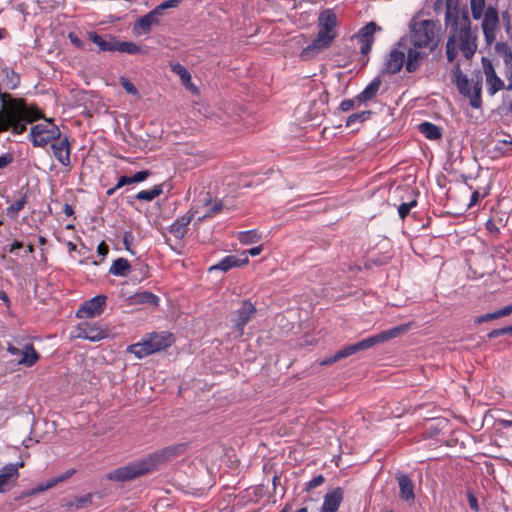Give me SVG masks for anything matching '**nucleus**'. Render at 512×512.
<instances>
[{"label": "nucleus", "instance_id": "obj_2", "mask_svg": "<svg viewBox=\"0 0 512 512\" xmlns=\"http://www.w3.org/2000/svg\"><path fill=\"white\" fill-rule=\"evenodd\" d=\"M41 117L36 109L27 106L22 100H6L0 93V132L12 128L16 134H21L28 123Z\"/></svg>", "mask_w": 512, "mask_h": 512}, {"label": "nucleus", "instance_id": "obj_14", "mask_svg": "<svg viewBox=\"0 0 512 512\" xmlns=\"http://www.w3.org/2000/svg\"><path fill=\"white\" fill-rule=\"evenodd\" d=\"M161 15L155 8L143 17L139 18L132 27V32L136 36L148 34L153 27L158 26L161 21Z\"/></svg>", "mask_w": 512, "mask_h": 512}, {"label": "nucleus", "instance_id": "obj_29", "mask_svg": "<svg viewBox=\"0 0 512 512\" xmlns=\"http://www.w3.org/2000/svg\"><path fill=\"white\" fill-rule=\"evenodd\" d=\"M22 356L18 360V363L20 365H24L27 367L33 366L39 359L38 353L35 351V349L31 345H26L22 352Z\"/></svg>", "mask_w": 512, "mask_h": 512}, {"label": "nucleus", "instance_id": "obj_41", "mask_svg": "<svg viewBox=\"0 0 512 512\" xmlns=\"http://www.w3.org/2000/svg\"><path fill=\"white\" fill-rule=\"evenodd\" d=\"M182 0H166L155 7L158 10L159 14L163 16V11L166 9L176 8L180 5Z\"/></svg>", "mask_w": 512, "mask_h": 512}, {"label": "nucleus", "instance_id": "obj_23", "mask_svg": "<svg viewBox=\"0 0 512 512\" xmlns=\"http://www.w3.org/2000/svg\"><path fill=\"white\" fill-rule=\"evenodd\" d=\"M23 462L17 464H9L3 467L0 473V493H3L9 489L10 483L15 481L18 476V469L23 467Z\"/></svg>", "mask_w": 512, "mask_h": 512}, {"label": "nucleus", "instance_id": "obj_33", "mask_svg": "<svg viewBox=\"0 0 512 512\" xmlns=\"http://www.w3.org/2000/svg\"><path fill=\"white\" fill-rule=\"evenodd\" d=\"M129 271L130 264L128 260L124 258L116 259L109 269V273L115 276H125L129 273Z\"/></svg>", "mask_w": 512, "mask_h": 512}, {"label": "nucleus", "instance_id": "obj_38", "mask_svg": "<svg viewBox=\"0 0 512 512\" xmlns=\"http://www.w3.org/2000/svg\"><path fill=\"white\" fill-rule=\"evenodd\" d=\"M504 62L506 65L505 77L508 82L506 90L511 91L512 90V51H509V53L506 55Z\"/></svg>", "mask_w": 512, "mask_h": 512}, {"label": "nucleus", "instance_id": "obj_58", "mask_svg": "<svg viewBox=\"0 0 512 512\" xmlns=\"http://www.w3.org/2000/svg\"><path fill=\"white\" fill-rule=\"evenodd\" d=\"M491 320H492V319H491V315H490V313H487V314L480 315V316L476 317V318L474 319V322H475L476 324H481V323H483V322H488V321H491Z\"/></svg>", "mask_w": 512, "mask_h": 512}, {"label": "nucleus", "instance_id": "obj_57", "mask_svg": "<svg viewBox=\"0 0 512 512\" xmlns=\"http://www.w3.org/2000/svg\"><path fill=\"white\" fill-rule=\"evenodd\" d=\"M263 251V246L259 245L256 247H253L249 249L247 252H245L246 256L249 254L250 256H257Z\"/></svg>", "mask_w": 512, "mask_h": 512}, {"label": "nucleus", "instance_id": "obj_52", "mask_svg": "<svg viewBox=\"0 0 512 512\" xmlns=\"http://www.w3.org/2000/svg\"><path fill=\"white\" fill-rule=\"evenodd\" d=\"M355 101H357V100L356 99L355 100H353V99L343 100L340 104V110L343 112H347V111L351 110L354 106Z\"/></svg>", "mask_w": 512, "mask_h": 512}, {"label": "nucleus", "instance_id": "obj_22", "mask_svg": "<svg viewBox=\"0 0 512 512\" xmlns=\"http://www.w3.org/2000/svg\"><path fill=\"white\" fill-rule=\"evenodd\" d=\"M343 501V490L339 487L327 492L324 496L321 512H337Z\"/></svg>", "mask_w": 512, "mask_h": 512}, {"label": "nucleus", "instance_id": "obj_45", "mask_svg": "<svg viewBox=\"0 0 512 512\" xmlns=\"http://www.w3.org/2000/svg\"><path fill=\"white\" fill-rule=\"evenodd\" d=\"M512 333V325L511 326H507V327H503V328H499V329H494L492 330L491 332L488 333V337L489 338H496V337H499V336H502V335H505V334H510Z\"/></svg>", "mask_w": 512, "mask_h": 512}, {"label": "nucleus", "instance_id": "obj_63", "mask_svg": "<svg viewBox=\"0 0 512 512\" xmlns=\"http://www.w3.org/2000/svg\"><path fill=\"white\" fill-rule=\"evenodd\" d=\"M91 496H86L83 498H79L76 504L77 508L82 507L86 502L90 501Z\"/></svg>", "mask_w": 512, "mask_h": 512}, {"label": "nucleus", "instance_id": "obj_1", "mask_svg": "<svg viewBox=\"0 0 512 512\" xmlns=\"http://www.w3.org/2000/svg\"><path fill=\"white\" fill-rule=\"evenodd\" d=\"M459 0H446L445 25L449 31L446 43V55L449 62L455 60L459 52L467 59L477 50V31L471 29L466 9H460Z\"/></svg>", "mask_w": 512, "mask_h": 512}, {"label": "nucleus", "instance_id": "obj_56", "mask_svg": "<svg viewBox=\"0 0 512 512\" xmlns=\"http://www.w3.org/2000/svg\"><path fill=\"white\" fill-rule=\"evenodd\" d=\"M339 360L337 354L335 353L333 356H330V357H327L325 359H323L321 362H320V365L324 366V365H330V364H333L335 362H337Z\"/></svg>", "mask_w": 512, "mask_h": 512}, {"label": "nucleus", "instance_id": "obj_60", "mask_svg": "<svg viewBox=\"0 0 512 512\" xmlns=\"http://www.w3.org/2000/svg\"><path fill=\"white\" fill-rule=\"evenodd\" d=\"M23 247V243L20 241H15L12 243L9 247H7L8 252L14 253L17 249H20Z\"/></svg>", "mask_w": 512, "mask_h": 512}, {"label": "nucleus", "instance_id": "obj_51", "mask_svg": "<svg viewBox=\"0 0 512 512\" xmlns=\"http://www.w3.org/2000/svg\"><path fill=\"white\" fill-rule=\"evenodd\" d=\"M76 470L75 469H69L65 472H63L62 474L56 476V480L58 481V483H61L67 479H69L70 477H72L74 474H75Z\"/></svg>", "mask_w": 512, "mask_h": 512}, {"label": "nucleus", "instance_id": "obj_49", "mask_svg": "<svg viewBox=\"0 0 512 512\" xmlns=\"http://www.w3.org/2000/svg\"><path fill=\"white\" fill-rule=\"evenodd\" d=\"M323 482H324V477L322 475H318V476L312 478L308 482L307 488L308 489L316 488V487L320 486Z\"/></svg>", "mask_w": 512, "mask_h": 512}, {"label": "nucleus", "instance_id": "obj_39", "mask_svg": "<svg viewBox=\"0 0 512 512\" xmlns=\"http://www.w3.org/2000/svg\"><path fill=\"white\" fill-rule=\"evenodd\" d=\"M470 5L473 18L480 19L483 15L485 0H470Z\"/></svg>", "mask_w": 512, "mask_h": 512}, {"label": "nucleus", "instance_id": "obj_35", "mask_svg": "<svg viewBox=\"0 0 512 512\" xmlns=\"http://www.w3.org/2000/svg\"><path fill=\"white\" fill-rule=\"evenodd\" d=\"M116 51H119L122 53H127L130 55H135V54H139L142 52L141 48L136 43L128 42V41H123V42L117 41L116 42Z\"/></svg>", "mask_w": 512, "mask_h": 512}, {"label": "nucleus", "instance_id": "obj_62", "mask_svg": "<svg viewBox=\"0 0 512 512\" xmlns=\"http://www.w3.org/2000/svg\"><path fill=\"white\" fill-rule=\"evenodd\" d=\"M499 310H500L502 317L510 315V314H512V304L504 306V307L500 308Z\"/></svg>", "mask_w": 512, "mask_h": 512}, {"label": "nucleus", "instance_id": "obj_55", "mask_svg": "<svg viewBox=\"0 0 512 512\" xmlns=\"http://www.w3.org/2000/svg\"><path fill=\"white\" fill-rule=\"evenodd\" d=\"M130 184H133L131 177L121 176L117 181L116 188H121L125 185H130Z\"/></svg>", "mask_w": 512, "mask_h": 512}, {"label": "nucleus", "instance_id": "obj_54", "mask_svg": "<svg viewBox=\"0 0 512 512\" xmlns=\"http://www.w3.org/2000/svg\"><path fill=\"white\" fill-rule=\"evenodd\" d=\"M495 31L496 30H483L485 40L488 45L492 44L495 40Z\"/></svg>", "mask_w": 512, "mask_h": 512}, {"label": "nucleus", "instance_id": "obj_9", "mask_svg": "<svg viewBox=\"0 0 512 512\" xmlns=\"http://www.w3.org/2000/svg\"><path fill=\"white\" fill-rule=\"evenodd\" d=\"M410 327H411V324H409V323L398 325L389 330L381 331L380 333H378L376 335H372V336H370L366 339H363L353 345L355 347L356 352L361 351V350H366L376 344L383 343L385 341H388L392 338H396V337L404 334L405 332H407L410 329Z\"/></svg>", "mask_w": 512, "mask_h": 512}, {"label": "nucleus", "instance_id": "obj_6", "mask_svg": "<svg viewBox=\"0 0 512 512\" xmlns=\"http://www.w3.org/2000/svg\"><path fill=\"white\" fill-rule=\"evenodd\" d=\"M454 81L460 94L469 99L471 107L475 109L481 108V78L477 77L476 80H469L467 75L464 74L459 67H457L454 71Z\"/></svg>", "mask_w": 512, "mask_h": 512}, {"label": "nucleus", "instance_id": "obj_5", "mask_svg": "<svg viewBox=\"0 0 512 512\" xmlns=\"http://www.w3.org/2000/svg\"><path fill=\"white\" fill-rule=\"evenodd\" d=\"M173 335L168 332L149 333L140 342L129 345L127 351L142 359L150 354L164 350L172 345Z\"/></svg>", "mask_w": 512, "mask_h": 512}, {"label": "nucleus", "instance_id": "obj_20", "mask_svg": "<svg viewBox=\"0 0 512 512\" xmlns=\"http://www.w3.org/2000/svg\"><path fill=\"white\" fill-rule=\"evenodd\" d=\"M249 259L248 256H246L245 251L242 252L241 257L235 256V255H228L224 257L221 261H219L217 264L210 267V271L213 270H220L223 272H227L231 268L234 267H241L248 263Z\"/></svg>", "mask_w": 512, "mask_h": 512}, {"label": "nucleus", "instance_id": "obj_59", "mask_svg": "<svg viewBox=\"0 0 512 512\" xmlns=\"http://www.w3.org/2000/svg\"><path fill=\"white\" fill-rule=\"evenodd\" d=\"M97 252L100 256H106L108 253V246L104 242H101L97 247Z\"/></svg>", "mask_w": 512, "mask_h": 512}, {"label": "nucleus", "instance_id": "obj_31", "mask_svg": "<svg viewBox=\"0 0 512 512\" xmlns=\"http://www.w3.org/2000/svg\"><path fill=\"white\" fill-rule=\"evenodd\" d=\"M498 13L494 8H488L484 13L482 30H496L498 25Z\"/></svg>", "mask_w": 512, "mask_h": 512}, {"label": "nucleus", "instance_id": "obj_48", "mask_svg": "<svg viewBox=\"0 0 512 512\" xmlns=\"http://www.w3.org/2000/svg\"><path fill=\"white\" fill-rule=\"evenodd\" d=\"M13 162V155L10 153H4L0 155V170L7 167Z\"/></svg>", "mask_w": 512, "mask_h": 512}, {"label": "nucleus", "instance_id": "obj_25", "mask_svg": "<svg viewBox=\"0 0 512 512\" xmlns=\"http://www.w3.org/2000/svg\"><path fill=\"white\" fill-rule=\"evenodd\" d=\"M172 71L179 76L182 84L190 91L197 93V87L192 83L189 71L181 64L172 65Z\"/></svg>", "mask_w": 512, "mask_h": 512}, {"label": "nucleus", "instance_id": "obj_53", "mask_svg": "<svg viewBox=\"0 0 512 512\" xmlns=\"http://www.w3.org/2000/svg\"><path fill=\"white\" fill-rule=\"evenodd\" d=\"M468 503L472 510H474L475 512L479 511L477 498L471 493L468 494Z\"/></svg>", "mask_w": 512, "mask_h": 512}, {"label": "nucleus", "instance_id": "obj_32", "mask_svg": "<svg viewBox=\"0 0 512 512\" xmlns=\"http://www.w3.org/2000/svg\"><path fill=\"white\" fill-rule=\"evenodd\" d=\"M419 131L430 140H437L441 137V129L430 122H424L419 125Z\"/></svg>", "mask_w": 512, "mask_h": 512}, {"label": "nucleus", "instance_id": "obj_26", "mask_svg": "<svg viewBox=\"0 0 512 512\" xmlns=\"http://www.w3.org/2000/svg\"><path fill=\"white\" fill-rule=\"evenodd\" d=\"M193 215L190 216H182L178 218L171 226H170V232L173 234V236L177 239H182L187 231V226L192 220Z\"/></svg>", "mask_w": 512, "mask_h": 512}, {"label": "nucleus", "instance_id": "obj_34", "mask_svg": "<svg viewBox=\"0 0 512 512\" xmlns=\"http://www.w3.org/2000/svg\"><path fill=\"white\" fill-rule=\"evenodd\" d=\"M237 239L243 245H250L258 242L261 235L256 230L241 231L238 233Z\"/></svg>", "mask_w": 512, "mask_h": 512}, {"label": "nucleus", "instance_id": "obj_18", "mask_svg": "<svg viewBox=\"0 0 512 512\" xmlns=\"http://www.w3.org/2000/svg\"><path fill=\"white\" fill-rule=\"evenodd\" d=\"M107 335V331L97 324L81 323L74 331L75 338L87 339L92 342L100 341L106 338Z\"/></svg>", "mask_w": 512, "mask_h": 512}, {"label": "nucleus", "instance_id": "obj_47", "mask_svg": "<svg viewBox=\"0 0 512 512\" xmlns=\"http://www.w3.org/2000/svg\"><path fill=\"white\" fill-rule=\"evenodd\" d=\"M149 175H150V172L147 170L139 171L131 177L132 183L143 182L148 178Z\"/></svg>", "mask_w": 512, "mask_h": 512}, {"label": "nucleus", "instance_id": "obj_46", "mask_svg": "<svg viewBox=\"0 0 512 512\" xmlns=\"http://www.w3.org/2000/svg\"><path fill=\"white\" fill-rule=\"evenodd\" d=\"M354 353H356V350H355V347H354L353 344L349 345V346H347V347H345V348H343L341 350H339L338 352H336L339 360L343 359L345 357H348V356H350V355H352Z\"/></svg>", "mask_w": 512, "mask_h": 512}, {"label": "nucleus", "instance_id": "obj_17", "mask_svg": "<svg viewBox=\"0 0 512 512\" xmlns=\"http://www.w3.org/2000/svg\"><path fill=\"white\" fill-rule=\"evenodd\" d=\"M256 309L251 302L245 301L236 312V317L233 320V329L235 337L243 335L246 323L254 315Z\"/></svg>", "mask_w": 512, "mask_h": 512}, {"label": "nucleus", "instance_id": "obj_12", "mask_svg": "<svg viewBox=\"0 0 512 512\" xmlns=\"http://www.w3.org/2000/svg\"><path fill=\"white\" fill-rule=\"evenodd\" d=\"M407 41V39L402 38L398 42L397 47L392 49L387 55L384 62V72L388 74H395L402 69L404 63L406 64L405 55Z\"/></svg>", "mask_w": 512, "mask_h": 512}, {"label": "nucleus", "instance_id": "obj_16", "mask_svg": "<svg viewBox=\"0 0 512 512\" xmlns=\"http://www.w3.org/2000/svg\"><path fill=\"white\" fill-rule=\"evenodd\" d=\"M381 30L374 22H369L362 27L354 38L360 43V52L362 55H368L374 43V34Z\"/></svg>", "mask_w": 512, "mask_h": 512}, {"label": "nucleus", "instance_id": "obj_37", "mask_svg": "<svg viewBox=\"0 0 512 512\" xmlns=\"http://www.w3.org/2000/svg\"><path fill=\"white\" fill-rule=\"evenodd\" d=\"M27 203L26 196H22L20 199L16 200L14 203H12L10 206L7 207L6 213L11 218H16L19 211H21L25 204Z\"/></svg>", "mask_w": 512, "mask_h": 512}, {"label": "nucleus", "instance_id": "obj_44", "mask_svg": "<svg viewBox=\"0 0 512 512\" xmlns=\"http://www.w3.org/2000/svg\"><path fill=\"white\" fill-rule=\"evenodd\" d=\"M416 204H417L416 200H412L408 203H402L398 207V213H399L400 218L404 219L409 214L411 208L416 206Z\"/></svg>", "mask_w": 512, "mask_h": 512}, {"label": "nucleus", "instance_id": "obj_50", "mask_svg": "<svg viewBox=\"0 0 512 512\" xmlns=\"http://www.w3.org/2000/svg\"><path fill=\"white\" fill-rule=\"evenodd\" d=\"M133 242V235L131 232H125L123 235V244L125 246V249L131 253H133L130 249V246Z\"/></svg>", "mask_w": 512, "mask_h": 512}, {"label": "nucleus", "instance_id": "obj_8", "mask_svg": "<svg viewBox=\"0 0 512 512\" xmlns=\"http://www.w3.org/2000/svg\"><path fill=\"white\" fill-rule=\"evenodd\" d=\"M61 135L60 129L52 120H45L31 128L30 139L34 146L43 147Z\"/></svg>", "mask_w": 512, "mask_h": 512}, {"label": "nucleus", "instance_id": "obj_10", "mask_svg": "<svg viewBox=\"0 0 512 512\" xmlns=\"http://www.w3.org/2000/svg\"><path fill=\"white\" fill-rule=\"evenodd\" d=\"M410 327H411V324H409V323L398 325L389 330L381 331L380 333H378L376 335H372V336H370L366 339H363L353 345L355 347L356 352L361 351V350H366L376 344L383 343L385 341H388L392 338H396V337L404 334L405 332H407L410 329Z\"/></svg>", "mask_w": 512, "mask_h": 512}, {"label": "nucleus", "instance_id": "obj_28", "mask_svg": "<svg viewBox=\"0 0 512 512\" xmlns=\"http://www.w3.org/2000/svg\"><path fill=\"white\" fill-rule=\"evenodd\" d=\"M380 85H381L380 79L375 78L365 87V89L360 94H358V96L356 97V100L358 102H367V101L373 99L376 96V94L378 93Z\"/></svg>", "mask_w": 512, "mask_h": 512}, {"label": "nucleus", "instance_id": "obj_27", "mask_svg": "<svg viewBox=\"0 0 512 512\" xmlns=\"http://www.w3.org/2000/svg\"><path fill=\"white\" fill-rule=\"evenodd\" d=\"M89 39L98 46L101 51H116V40L113 37L104 39L95 32L89 33Z\"/></svg>", "mask_w": 512, "mask_h": 512}, {"label": "nucleus", "instance_id": "obj_4", "mask_svg": "<svg viewBox=\"0 0 512 512\" xmlns=\"http://www.w3.org/2000/svg\"><path fill=\"white\" fill-rule=\"evenodd\" d=\"M338 20L332 9L323 10L318 17L316 38L302 51L304 58H312L327 49L337 37Z\"/></svg>", "mask_w": 512, "mask_h": 512}, {"label": "nucleus", "instance_id": "obj_64", "mask_svg": "<svg viewBox=\"0 0 512 512\" xmlns=\"http://www.w3.org/2000/svg\"><path fill=\"white\" fill-rule=\"evenodd\" d=\"M70 39H71V42L76 45L77 47H80L81 46V40L79 38H77L76 36H74L73 34H70Z\"/></svg>", "mask_w": 512, "mask_h": 512}, {"label": "nucleus", "instance_id": "obj_21", "mask_svg": "<svg viewBox=\"0 0 512 512\" xmlns=\"http://www.w3.org/2000/svg\"><path fill=\"white\" fill-rule=\"evenodd\" d=\"M53 155L63 165H70V145L67 137L58 138L51 145Z\"/></svg>", "mask_w": 512, "mask_h": 512}, {"label": "nucleus", "instance_id": "obj_61", "mask_svg": "<svg viewBox=\"0 0 512 512\" xmlns=\"http://www.w3.org/2000/svg\"><path fill=\"white\" fill-rule=\"evenodd\" d=\"M486 229L491 232V233H496L498 231V228L497 226L495 225V223L493 222V220L489 219L487 222H486Z\"/></svg>", "mask_w": 512, "mask_h": 512}, {"label": "nucleus", "instance_id": "obj_43", "mask_svg": "<svg viewBox=\"0 0 512 512\" xmlns=\"http://www.w3.org/2000/svg\"><path fill=\"white\" fill-rule=\"evenodd\" d=\"M58 483V481L56 480L55 477L39 484L35 489H34V493H40V492H43V491H46L48 489H51L53 487H55Z\"/></svg>", "mask_w": 512, "mask_h": 512}, {"label": "nucleus", "instance_id": "obj_40", "mask_svg": "<svg viewBox=\"0 0 512 512\" xmlns=\"http://www.w3.org/2000/svg\"><path fill=\"white\" fill-rule=\"evenodd\" d=\"M371 115L370 111H361L350 115L346 120V126L351 127L356 122H364Z\"/></svg>", "mask_w": 512, "mask_h": 512}, {"label": "nucleus", "instance_id": "obj_13", "mask_svg": "<svg viewBox=\"0 0 512 512\" xmlns=\"http://www.w3.org/2000/svg\"><path fill=\"white\" fill-rule=\"evenodd\" d=\"M481 63L488 94L494 96L502 89H506L507 85H505L504 81L497 75L492 61L487 57H482Z\"/></svg>", "mask_w": 512, "mask_h": 512}, {"label": "nucleus", "instance_id": "obj_15", "mask_svg": "<svg viewBox=\"0 0 512 512\" xmlns=\"http://www.w3.org/2000/svg\"><path fill=\"white\" fill-rule=\"evenodd\" d=\"M105 302V296H95L81 305V307L76 312V316L80 319H87L99 316L104 309Z\"/></svg>", "mask_w": 512, "mask_h": 512}, {"label": "nucleus", "instance_id": "obj_30", "mask_svg": "<svg viewBox=\"0 0 512 512\" xmlns=\"http://www.w3.org/2000/svg\"><path fill=\"white\" fill-rule=\"evenodd\" d=\"M131 301L134 304H150L152 306L158 305L159 298L149 291H141L135 293L131 297Z\"/></svg>", "mask_w": 512, "mask_h": 512}, {"label": "nucleus", "instance_id": "obj_19", "mask_svg": "<svg viewBox=\"0 0 512 512\" xmlns=\"http://www.w3.org/2000/svg\"><path fill=\"white\" fill-rule=\"evenodd\" d=\"M424 47H418L411 44L410 47H406L407 57L405 58L406 70L408 72H415L419 67L423 59L426 57V52L423 51Z\"/></svg>", "mask_w": 512, "mask_h": 512}, {"label": "nucleus", "instance_id": "obj_24", "mask_svg": "<svg viewBox=\"0 0 512 512\" xmlns=\"http://www.w3.org/2000/svg\"><path fill=\"white\" fill-rule=\"evenodd\" d=\"M397 481L399 485V497L403 501L413 502L414 495V484L412 480L405 474H399L397 476Z\"/></svg>", "mask_w": 512, "mask_h": 512}, {"label": "nucleus", "instance_id": "obj_7", "mask_svg": "<svg viewBox=\"0 0 512 512\" xmlns=\"http://www.w3.org/2000/svg\"><path fill=\"white\" fill-rule=\"evenodd\" d=\"M436 25L431 20H421L411 25L410 42L411 44L433 49L436 45Z\"/></svg>", "mask_w": 512, "mask_h": 512}, {"label": "nucleus", "instance_id": "obj_36", "mask_svg": "<svg viewBox=\"0 0 512 512\" xmlns=\"http://www.w3.org/2000/svg\"><path fill=\"white\" fill-rule=\"evenodd\" d=\"M162 187L160 185L155 186L150 190H142L136 194L138 200L152 201L162 193Z\"/></svg>", "mask_w": 512, "mask_h": 512}, {"label": "nucleus", "instance_id": "obj_3", "mask_svg": "<svg viewBox=\"0 0 512 512\" xmlns=\"http://www.w3.org/2000/svg\"><path fill=\"white\" fill-rule=\"evenodd\" d=\"M177 449L175 447H166L144 458L138 459L127 465L119 467L110 473L107 478L112 481L125 482L157 469L161 464L165 463L176 455Z\"/></svg>", "mask_w": 512, "mask_h": 512}, {"label": "nucleus", "instance_id": "obj_11", "mask_svg": "<svg viewBox=\"0 0 512 512\" xmlns=\"http://www.w3.org/2000/svg\"><path fill=\"white\" fill-rule=\"evenodd\" d=\"M410 327H411V324H409V323L398 325L389 330L381 331L380 333H378L376 335H372V336H370L366 339H363L353 345L355 347L356 352L361 351V350H366L376 344L383 343L385 341H388L392 338H396V337L404 334L405 332H407L410 329Z\"/></svg>", "mask_w": 512, "mask_h": 512}, {"label": "nucleus", "instance_id": "obj_42", "mask_svg": "<svg viewBox=\"0 0 512 512\" xmlns=\"http://www.w3.org/2000/svg\"><path fill=\"white\" fill-rule=\"evenodd\" d=\"M120 83H121V86L123 87V89L128 93V94H131L133 96H139V93H138V90L137 88L134 86V84L132 82H130L127 78L125 77H122L120 79Z\"/></svg>", "mask_w": 512, "mask_h": 512}]
</instances>
